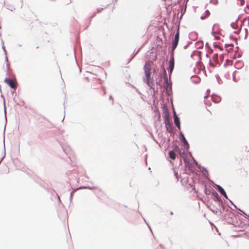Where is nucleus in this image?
Wrapping results in <instances>:
<instances>
[{"instance_id": "obj_3", "label": "nucleus", "mask_w": 249, "mask_h": 249, "mask_svg": "<svg viewBox=\"0 0 249 249\" xmlns=\"http://www.w3.org/2000/svg\"><path fill=\"white\" fill-rule=\"evenodd\" d=\"M5 81L11 88L15 89L16 88V82L15 81L9 79H6Z\"/></svg>"}, {"instance_id": "obj_10", "label": "nucleus", "mask_w": 249, "mask_h": 249, "mask_svg": "<svg viewBox=\"0 0 249 249\" xmlns=\"http://www.w3.org/2000/svg\"><path fill=\"white\" fill-rule=\"evenodd\" d=\"M176 151H178V152H179V154L180 155V156H182L183 155H186V153H185L184 151H183V152H181V151H179V148L178 147H177L176 148Z\"/></svg>"}, {"instance_id": "obj_19", "label": "nucleus", "mask_w": 249, "mask_h": 249, "mask_svg": "<svg viewBox=\"0 0 249 249\" xmlns=\"http://www.w3.org/2000/svg\"><path fill=\"white\" fill-rule=\"evenodd\" d=\"M247 8L249 9V5H247Z\"/></svg>"}, {"instance_id": "obj_15", "label": "nucleus", "mask_w": 249, "mask_h": 249, "mask_svg": "<svg viewBox=\"0 0 249 249\" xmlns=\"http://www.w3.org/2000/svg\"><path fill=\"white\" fill-rule=\"evenodd\" d=\"M185 164H187L188 160L186 158H183Z\"/></svg>"}, {"instance_id": "obj_16", "label": "nucleus", "mask_w": 249, "mask_h": 249, "mask_svg": "<svg viewBox=\"0 0 249 249\" xmlns=\"http://www.w3.org/2000/svg\"><path fill=\"white\" fill-rule=\"evenodd\" d=\"M240 2H241L240 4H241V5H243L244 4V0H241L240 1Z\"/></svg>"}, {"instance_id": "obj_17", "label": "nucleus", "mask_w": 249, "mask_h": 249, "mask_svg": "<svg viewBox=\"0 0 249 249\" xmlns=\"http://www.w3.org/2000/svg\"><path fill=\"white\" fill-rule=\"evenodd\" d=\"M216 198L218 200H220L219 197H218V195L217 193H216Z\"/></svg>"}, {"instance_id": "obj_6", "label": "nucleus", "mask_w": 249, "mask_h": 249, "mask_svg": "<svg viewBox=\"0 0 249 249\" xmlns=\"http://www.w3.org/2000/svg\"><path fill=\"white\" fill-rule=\"evenodd\" d=\"M174 123L177 126V127L180 129V122L179 118L178 117L177 115H176V113H174Z\"/></svg>"}, {"instance_id": "obj_7", "label": "nucleus", "mask_w": 249, "mask_h": 249, "mask_svg": "<svg viewBox=\"0 0 249 249\" xmlns=\"http://www.w3.org/2000/svg\"><path fill=\"white\" fill-rule=\"evenodd\" d=\"M217 188L220 194L223 195L226 198H227V196L224 190L219 185H218Z\"/></svg>"}, {"instance_id": "obj_18", "label": "nucleus", "mask_w": 249, "mask_h": 249, "mask_svg": "<svg viewBox=\"0 0 249 249\" xmlns=\"http://www.w3.org/2000/svg\"><path fill=\"white\" fill-rule=\"evenodd\" d=\"M245 151L249 152V151L247 150V147H246V148L245 149Z\"/></svg>"}, {"instance_id": "obj_14", "label": "nucleus", "mask_w": 249, "mask_h": 249, "mask_svg": "<svg viewBox=\"0 0 249 249\" xmlns=\"http://www.w3.org/2000/svg\"><path fill=\"white\" fill-rule=\"evenodd\" d=\"M164 72H165V76H164V78L167 81V78L166 71H165V69L164 70Z\"/></svg>"}, {"instance_id": "obj_4", "label": "nucleus", "mask_w": 249, "mask_h": 249, "mask_svg": "<svg viewBox=\"0 0 249 249\" xmlns=\"http://www.w3.org/2000/svg\"><path fill=\"white\" fill-rule=\"evenodd\" d=\"M151 62L148 61L145 63L144 66V71H151Z\"/></svg>"}, {"instance_id": "obj_13", "label": "nucleus", "mask_w": 249, "mask_h": 249, "mask_svg": "<svg viewBox=\"0 0 249 249\" xmlns=\"http://www.w3.org/2000/svg\"><path fill=\"white\" fill-rule=\"evenodd\" d=\"M244 22L247 23L248 25L249 26V18L247 19H245Z\"/></svg>"}, {"instance_id": "obj_9", "label": "nucleus", "mask_w": 249, "mask_h": 249, "mask_svg": "<svg viewBox=\"0 0 249 249\" xmlns=\"http://www.w3.org/2000/svg\"><path fill=\"white\" fill-rule=\"evenodd\" d=\"M213 60L214 62H215L216 64H218L219 63L218 54L217 53L216 54H214L213 55Z\"/></svg>"}, {"instance_id": "obj_12", "label": "nucleus", "mask_w": 249, "mask_h": 249, "mask_svg": "<svg viewBox=\"0 0 249 249\" xmlns=\"http://www.w3.org/2000/svg\"><path fill=\"white\" fill-rule=\"evenodd\" d=\"M225 56V55L224 54H221L220 55V60L221 62H222L224 61Z\"/></svg>"}, {"instance_id": "obj_1", "label": "nucleus", "mask_w": 249, "mask_h": 249, "mask_svg": "<svg viewBox=\"0 0 249 249\" xmlns=\"http://www.w3.org/2000/svg\"><path fill=\"white\" fill-rule=\"evenodd\" d=\"M179 29H178L177 32L176 33V34L175 35L174 40L173 41V43H172V51H173L176 48V47L178 46V41H179Z\"/></svg>"}, {"instance_id": "obj_11", "label": "nucleus", "mask_w": 249, "mask_h": 249, "mask_svg": "<svg viewBox=\"0 0 249 249\" xmlns=\"http://www.w3.org/2000/svg\"><path fill=\"white\" fill-rule=\"evenodd\" d=\"M182 141L184 143V144H188L187 141L186 140L184 135H182Z\"/></svg>"}, {"instance_id": "obj_2", "label": "nucleus", "mask_w": 249, "mask_h": 249, "mask_svg": "<svg viewBox=\"0 0 249 249\" xmlns=\"http://www.w3.org/2000/svg\"><path fill=\"white\" fill-rule=\"evenodd\" d=\"M146 76V83L147 86L150 88L152 85V78H151V71H144Z\"/></svg>"}, {"instance_id": "obj_5", "label": "nucleus", "mask_w": 249, "mask_h": 249, "mask_svg": "<svg viewBox=\"0 0 249 249\" xmlns=\"http://www.w3.org/2000/svg\"><path fill=\"white\" fill-rule=\"evenodd\" d=\"M174 68V58L173 56H172L169 61V71L170 73H171Z\"/></svg>"}, {"instance_id": "obj_8", "label": "nucleus", "mask_w": 249, "mask_h": 249, "mask_svg": "<svg viewBox=\"0 0 249 249\" xmlns=\"http://www.w3.org/2000/svg\"><path fill=\"white\" fill-rule=\"evenodd\" d=\"M169 158L171 159H172L173 160H175L176 156V154H175V151H170L169 152Z\"/></svg>"}]
</instances>
